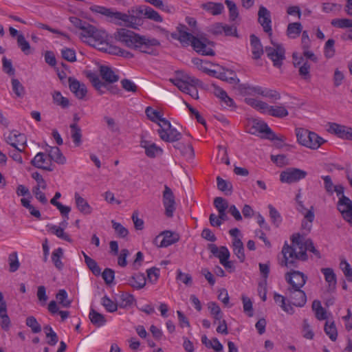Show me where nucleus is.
Returning a JSON list of instances; mask_svg holds the SVG:
<instances>
[{
    "label": "nucleus",
    "instance_id": "63",
    "mask_svg": "<svg viewBox=\"0 0 352 352\" xmlns=\"http://www.w3.org/2000/svg\"><path fill=\"white\" fill-rule=\"evenodd\" d=\"M25 324L28 327L31 328L32 332L34 333H39L41 331V325L34 316L28 317L25 321Z\"/></svg>",
    "mask_w": 352,
    "mask_h": 352
},
{
    "label": "nucleus",
    "instance_id": "21",
    "mask_svg": "<svg viewBox=\"0 0 352 352\" xmlns=\"http://www.w3.org/2000/svg\"><path fill=\"white\" fill-rule=\"evenodd\" d=\"M264 113L277 118H283L289 115L287 107L283 104L278 105H269L267 103Z\"/></svg>",
    "mask_w": 352,
    "mask_h": 352
},
{
    "label": "nucleus",
    "instance_id": "57",
    "mask_svg": "<svg viewBox=\"0 0 352 352\" xmlns=\"http://www.w3.org/2000/svg\"><path fill=\"white\" fill-rule=\"evenodd\" d=\"M12 90L19 98H22L25 95V88L18 79H12Z\"/></svg>",
    "mask_w": 352,
    "mask_h": 352
},
{
    "label": "nucleus",
    "instance_id": "36",
    "mask_svg": "<svg viewBox=\"0 0 352 352\" xmlns=\"http://www.w3.org/2000/svg\"><path fill=\"white\" fill-rule=\"evenodd\" d=\"M202 7L213 15L220 14L224 10V6L221 3L208 2L204 3Z\"/></svg>",
    "mask_w": 352,
    "mask_h": 352
},
{
    "label": "nucleus",
    "instance_id": "46",
    "mask_svg": "<svg viewBox=\"0 0 352 352\" xmlns=\"http://www.w3.org/2000/svg\"><path fill=\"white\" fill-rule=\"evenodd\" d=\"M71 129V137L75 145L78 146L81 144V129L75 123L70 125Z\"/></svg>",
    "mask_w": 352,
    "mask_h": 352
},
{
    "label": "nucleus",
    "instance_id": "39",
    "mask_svg": "<svg viewBox=\"0 0 352 352\" xmlns=\"http://www.w3.org/2000/svg\"><path fill=\"white\" fill-rule=\"evenodd\" d=\"M57 305H60L62 307L68 308L71 306L72 301L68 299V295L65 289H60L56 295Z\"/></svg>",
    "mask_w": 352,
    "mask_h": 352
},
{
    "label": "nucleus",
    "instance_id": "41",
    "mask_svg": "<svg viewBox=\"0 0 352 352\" xmlns=\"http://www.w3.org/2000/svg\"><path fill=\"white\" fill-rule=\"evenodd\" d=\"M48 311L52 314H56L58 313V314L60 316L62 321H64L65 319H67L69 316V312L67 311H59L58 305H57V302L54 300H52L48 304Z\"/></svg>",
    "mask_w": 352,
    "mask_h": 352
},
{
    "label": "nucleus",
    "instance_id": "9",
    "mask_svg": "<svg viewBox=\"0 0 352 352\" xmlns=\"http://www.w3.org/2000/svg\"><path fill=\"white\" fill-rule=\"evenodd\" d=\"M160 138L165 142L178 141L182 138V134L173 128L170 122L168 120H163L160 122V129L157 131Z\"/></svg>",
    "mask_w": 352,
    "mask_h": 352
},
{
    "label": "nucleus",
    "instance_id": "45",
    "mask_svg": "<svg viewBox=\"0 0 352 352\" xmlns=\"http://www.w3.org/2000/svg\"><path fill=\"white\" fill-rule=\"evenodd\" d=\"M82 253L85 258V262L87 265L88 268L92 272V273L94 275H100L101 273V270L98 265L97 263L94 259L87 256L84 252H82Z\"/></svg>",
    "mask_w": 352,
    "mask_h": 352
},
{
    "label": "nucleus",
    "instance_id": "40",
    "mask_svg": "<svg viewBox=\"0 0 352 352\" xmlns=\"http://www.w3.org/2000/svg\"><path fill=\"white\" fill-rule=\"evenodd\" d=\"M49 231H50L52 234H55L57 237L63 240H65L68 242L72 241L69 234L64 232L63 228L55 225H51L49 226Z\"/></svg>",
    "mask_w": 352,
    "mask_h": 352
},
{
    "label": "nucleus",
    "instance_id": "22",
    "mask_svg": "<svg viewBox=\"0 0 352 352\" xmlns=\"http://www.w3.org/2000/svg\"><path fill=\"white\" fill-rule=\"evenodd\" d=\"M321 272L324 275V280L327 283L328 290L329 292H334L336 289L337 278L333 270L330 267L322 268Z\"/></svg>",
    "mask_w": 352,
    "mask_h": 352
},
{
    "label": "nucleus",
    "instance_id": "30",
    "mask_svg": "<svg viewBox=\"0 0 352 352\" xmlns=\"http://www.w3.org/2000/svg\"><path fill=\"white\" fill-rule=\"evenodd\" d=\"M100 73L102 79L110 83L117 82L119 79L118 76L116 75L114 72L107 66H100Z\"/></svg>",
    "mask_w": 352,
    "mask_h": 352
},
{
    "label": "nucleus",
    "instance_id": "43",
    "mask_svg": "<svg viewBox=\"0 0 352 352\" xmlns=\"http://www.w3.org/2000/svg\"><path fill=\"white\" fill-rule=\"evenodd\" d=\"M225 4L227 6L229 11V19L230 21H236L239 16V12L236 3L231 0H226Z\"/></svg>",
    "mask_w": 352,
    "mask_h": 352
},
{
    "label": "nucleus",
    "instance_id": "32",
    "mask_svg": "<svg viewBox=\"0 0 352 352\" xmlns=\"http://www.w3.org/2000/svg\"><path fill=\"white\" fill-rule=\"evenodd\" d=\"M232 249L234 254L236 256L240 262H243L245 256L244 253V245L241 239L232 240Z\"/></svg>",
    "mask_w": 352,
    "mask_h": 352
},
{
    "label": "nucleus",
    "instance_id": "12",
    "mask_svg": "<svg viewBox=\"0 0 352 352\" xmlns=\"http://www.w3.org/2000/svg\"><path fill=\"white\" fill-rule=\"evenodd\" d=\"M272 46L266 47L265 52L267 56L272 60L274 65L280 67L285 58V50L277 43L272 42Z\"/></svg>",
    "mask_w": 352,
    "mask_h": 352
},
{
    "label": "nucleus",
    "instance_id": "20",
    "mask_svg": "<svg viewBox=\"0 0 352 352\" xmlns=\"http://www.w3.org/2000/svg\"><path fill=\"white\" fill-rule=\"evenodd\" d=\"M69 87L71 91L78 99H82L87 94V90L86 86L83 83H80L74 78L69 77L68 79Z\"/></svg>",
    "mask_w": 352,
    "mask_h": 352
},
{
    "label": "nucleus",
    "instance_id": "8",
    "mask_svg": "<svg viewBox=\"0 0 352 352\" xmlns=\"http://www.w3.org/2000/svg\"><path fill=\"white\" fill-rule=\"evenodd\" d=\"M333 192L340 197L338 210L342 214L343 219H352V214L349 212V210L352 209V201L349 197L344 195V187L342 185H336Z\"/></svg>",
    "mask_w": 352,
    "mask_h": 352
},
{
    "label": "nucleus",
    "instance_id": "51",
    "mask_svg": "<svg viewBox=\"0 0 352 352\" xmlns=\"http://www.w3.org/2000/svg\"><path fill=\"white\" fill-rule=\"evenodd\" d=\"M17 44L21 50L26 55L31 53V47L28 41H26L23 34H19L17 37Z\"/></svg>",
    "mask_w": 352,
    "mask_h": 352
},
{
    "label": "nucleus",
    "instance_id": "50",
    "mask_svg": "<svg viewBox=\"0 0 352 352\" xmlns=\"http://www.w3.org/2000/svg\"><path fill=\"white\" fill-rule=\"evenodd\" d=\"M131 285L135 289H141L146 285V279L143 274H138L132 276L131 280Z\"/></svg>",
    "mask_w": 352,
    "mask_h": 352
},
{
    "label": "nucleus",
    "instance_id": "59",
    "mask_svg": "<svg viewBox=\"0 0 352 352\" xmlns=\"http://www.w3.org/2000/svg\"><path fill=\"white\" fill-rule=\"evenodd\" d=\"M340 268L342 270L347 280L352 282V268L350 264L346 260H342L340 263Z\"/></svg>",
    "mask_w": 352,
    "mask_h": 352
},
{
    "label": "nucleus",
    "instance_id": "3",
    "mask_svg": "<svg viewBox=\"0 0 352 352\" xmlns=\"http://www.w3.org/2000/svg\"><path fill=\"white\" fill-rule=\"evenodd\" d=\"M115 39L126 47L138 50L143 53L153 54V47L160 43L155 38H149L140 36L134 32L124 28L119 29L114 34Z\"/></svg>",
    "mask_w": 352,
    "mask_h": 352
},
{
    "label": "nucleus",
    "instance_id": "10",
    "mask_svg": "<svg viewBox=\"0 0 352 352\" xmlns=\"http://www.w3.org/2000/svg\"><path fill=\"white\" fill-rule=\"evenodd\" d=\"M307 175V172L303 170L296 168H289L281 172L280 180L281 182L286 184L296 183L305 178Z\"/></svg>",
    "mask_w": 352,
    "mask_h": 352
},
{
    "label": "nucleus",
    "instance_id": "34",
    "mask_svg": "<svg viewBox=\"0 0 352 352\" xmlns=\"http://www.w3.org/2000/svg\"><path fill=\"white\" fill-rule=\"evenodd\" d=\"M145 113L148 118L151 121L157 123L159 126H160V122L162 123L163 120H166L162 117V114L160 111L153 109L151 107H146Z\"/></svg>",
    "mask_w": 352,
    "mask_h": 352
},
{
    "label": "nucleus",
    "instance_id": "28",
    "mask_svg": "<svg viewBox=\"0 0 352 352\" xmlns=\"http://www.w3.org/2000/svg\"><path fill=\"white\" fill-rule=\"evenodd\" d=\"M210 249L211 252L219 259L220 263L230 258V252L225 246L218 248L215 245H211Z\"/></svg>",
    "mask_w": 352,
    "mask_h": 352
},
{
    "label": "nucleus",
    "instance_id": "4",
    "mask_svg": "<svg viewBox=\"0 0 352 352\" xmlns=\"http://www.w3.org/2000/svg\"><path fill=\"white\" fill-rule=\"evenodd\" d=\"M178 36L177 38L182 45H191L193 49L198 53L206 56H213L214 52L212 48V44L205 38H197L187 31V28L184 25L177 27Z\"/></svg>",
    "mask_w": 352,
    "mask_h": 352
},
{
    "label": "nucleus",
    "instance_id": "33",
    "mask_svg": "<svg viewBox=\"0 0 352 352\" xmlns=\"http://www.w3.org/2000/svg\"><path fill=\"white\" fill-rule=\"evenodd\" d=\"M207 306L210 315L214 318V324H216L217 321H221L223 319V314L217 303L209 302Z\"/></svg>",
    "mask_w": 352,
    "mask_h": 352
},
{
    "label": "nucleus",
    "instance_id": "60",
    "mask_svg": "<svg viewBox=\"0 0 352 352\" xmlns=\"http://www.w3.org/2000/svg\"><path fill=\"white\" fill-rule=\"evenodd\" d=\"M69 21L77 28L82 30L81 33H85L88 29V27L90 26V24L87 23L86 21H83L81 19L72 16L69 18Z\"/></svg>",
    "mask_w": 352,
    "mask_h": 352
},
{
    "label": "nucleus",
    "instance_id": "37",
    "mask_svg": "<svg viewBox=\"0 0 352 352\" xmlns=\"http://www.w3.org/2000/svg\"><path fill=\"white\" fill-rule=\"evenodd\" d=\"M89 317L91 323L98 327L103 326L107 322L104 316L102 314L97 312L93 309H91Z\"/></svg>",
    "mask_w": 352,
    "mask_h": 352
},
{
    "label": "nucleus",
    "instance_id": "42",
    "mask_svg": "<svg viewBox=\"0 0 352 352\" xmlns=\"http://www.w3.org/2000/svg\"><path fill=\"white\" fill-rule=\"evenodd\" d=\"M217 188L219 190L224 192L226 195H230L232 192V184L231 182L217 177Z\"/></svg>",
    "mask_w": 352,
    "mask_h": 352
},
{
    "label": "nucleus",
    "instance_id": "14",
    "mask_svg": "<svg viewBox=\"0 0 352 352\" xmlns=\"http://www.w3.org/2000/svg\"><path fill=\"white\" fill-rule=\"evenodd\" d=\"M301 288L287 289L286 296L289 299V302L294 306L302 307L307 302L305 293Z\"/></svg>",
    "mask_w": 352,
    "mask_h": 352
},
{
    "label": "nucleus",
    "instance_id": "48",
    "mask_svg": "<svg viewBox=\"0 0 352 352\" xmlns=\"http://www.w3.org/2000/svg\"><path fill=\"white\" fill-rule=\"evenodd\" d=\"M135 299L133 295L128 293H123L120 296L119 306L121 308H127L131 307Z\"/></svg>",
    "mask_w": 352,
    "mask_h": 352
},
{
    "label": "nucleus",
    "instance_id": "31",
    "mask_svg": "<svg viewBox=\"0 0 352 352\" xmlns=\"http://www.w3.org/2000/svg\"><path fill=\"white\" fill-rule=\"evenodd\" d=\"M262 87L260 86H253L249 84H241L238 89L243 95L256 96L261 95Z\"/></svg>",
    "mask_w": 352,
    "mask_h": 352
},
{
    "label": "nucleus",
    "instance_id": "13",
    "mask_svg": "<svg viewBox=\"0 0 352 352\" xmlns=\"http://www.w3.org/2000/svg\"><path fill=\"white\" fill-rule=\"evenodd\" d=\"M162 202L165 208V214L168 217H172L176 209V203L172 190L166 185L163 192Z\"/></svg>",
    "mask_w": 352,
    "mask_h": 352
},
{
    "label": "nucleus",
    "instance_id": "55",
    "mask_svg": "<svg viewBox=\"0 0 352 352\" xmlns=\"http://www.w3.org/2000/svg\"><path fill=\"white\" fill-rule=\"evenodd\" d=\"M87 77L98 91H100L103 87H104V83L100 80L96 74L89 72L87 73Z\"/></svg>",
    "mask_w": 352,
    "mask_h": 352
},
{
    "label": "nucleus",
    "instance_id": "26",
    "mask_svg": "<svg viewBox=\"0 0 352 352\" xmlns=\"http://www.w3.org/2000/svg\"><path fill=\"white\" fill-rule=\"evenodd\" d=\"M307 139L304 146L314 150L318 149L325 142V140L322 138L320 137L316 133L311 131Z\"/></svg>",
    "mask_w": 352,
    "mask_h": 352
},
{
    "label": "nucleus",
    "instance_id": "35",
    "mask_svg": "<svg viewBox=\"0 0 352 352\" xmlns=\"http://www.w3.org/2000/svg\"><path fill=\"white\" fill-rule=\"evenodd\" d=\"M302 30V26L300 23L294 22L290 23L287 25V35L290 38H296L299 36Z\"/></svg>",
    "mask_w": 352,
    "mask_h": 352
},
{
    "label": "nucleus",
    "instance_id": "25",
    "mask_svg": "<svg viewBox=\"0 0 352 352\" xmlns=\"http://www.w3.org/2000/svg\"><path fill=\"white\" fill-rule=\"evenodd\" d=\"M250 46L253 58H260L263 54V47L259 38L254 34L250 36Z\"/></svg>",
    "mask_w": 352,
    "mask_h": 352
},
{
    "label": "nucleus",
    "instance_id": "7",
    "mask_svg": "<svg viewBox=\"0 0 352 352\" xmlns=\"http://www.w3.org/2000/svg\"><path fill=\"white\" fill-rule=\"evenodd\" d=\"M247 127L248 132L251 134L258 135L264 133L265 138L276 140L280 142H283L285 140V138L283 135L275 134L268 125L261 120L255 118L249 120Z\"/></svg>",
    "mask_w": 352,
    "mask_h": 352
},
{
    "label": "nucleus",
    "instance_id": "18",
    "mask_svg": "<svg viewBox=\"0 0 352 352\" xmlns=\"http://www.w3.org/2000/svg\"><path fill=\"white\" fill-rule=\"evenodd\" d=\"M258 21L263 30L272 35V20L270 12L264 6H261L258 12Z\"/></svg>",
    "mask_w": 352,
    "mask_h": 352
},
{
    "label": "nucleus",
    "instance_id": "54",
    "mask_svg": "<svg viewBox=\"0 0 352 352\" xmlns=\"http://www.w3.org/2000/svg\"><path fill=\"white\" fill-rule=\"evenodd\" d=\"M101 304L105 308V309L109 312H115L118 309V303L115 302L112 300H111L108 296H104L101 299Z\"/></svg>",
    "mask_w": 352,
    "mask_h": 352
},
{
    "label": "nucleus",
    "instance_id": "16",
    "mask_svg": "<svg viewBox=\"0 0 352 352\" xmlns=\"http://www.w3.org/2000/svg\"><path fill=\"white\" fill-rule=\"evenodd\" d=\"M307 278V276L299 271H292L285 275L286 281L291 285L288 289L302 288Z\"/></svg>",
    "mask_w": 352,
    "mask_h": 352
},
{
    "label": "nucleus",
    "instance_id": "47",
    "mask_svg": "<svg viewBox=\"0 0 352 352\" xmlns=\"http://www.w3.org/2000/svg\"><path fill=\"white\" fill-rule=\"evenodd\" d=\"M346 127L347 126L341 125L337 123H331L329 125V131L344 140Z\"/></svg>",
    "mask_w": 352,
    "mask_h": 352
},
{
    "label": "nucleus",
    "instance_id": "38",
    "mask_svg": "<svg viewBox=\"0 0 352 352\" xmlns=\"http://www.w3.org/2000/svg\"><path fill=\"white\" fill-rule=\"evenodd\" d=\"M245 102L259 112L265 113L267 105L266 102L252 98H245Z\"/></svg>",
    "mask_w": 352,
    "mask_h": 352
},
{
    "label": "nucleus",
    "instance_id": "5",
    "mask_svg": "<svg viewBox=\"0 0 352 352\" xmlns=\"http://www.w3.org/2000/svg\"><path fill=\"white\" fill-rule=\"evenodd\" d=\"M80 39L100 51L108 53L111 45L108 42V35L102 30H98L92 25L85 33H80Z\"/></svg>",
    "mask_w": 352,
    "mask_h": 352
},
{
    "label": "nucleus",
    "instance_id": "64",
    "mask_svg": "<svg viewBox=\"0 0 352 352\" xmlns=\"http://www.w3.org/2000/svg\"><path fill=\"white\" fill-rule=\"evenodd\" d=\"M310 131L302 129V128H298L296 129V135L297 138V140L299 144H300L302 146H305V143L307 141V138L308 135H309Z\"/></svg>",
    "mask_w": 352,
    "mask_h": 352
},
{
    "label": "nucleus",
    "instance_id": "24",
    "mask_svg": "<svg viewBox=\"0 0 352 352\" xmlns=\"http://www.w3.org/2000/svg\"><path fill=\"white\" fill-rule=\"evenodd\" d=\"M75 204L77 209L83 214H90L92 212V208L85 199L82 197L78 192L74 194Z\"/></svg>",
    "mask_w": 352,
    "mask_h": 352
},
{
    "label": "nucleus",
    "instance_id": "17",
    "mask_svg": "<svg viewBox=\"0 0 352 352\" xmlns=\"http://www.w3.org/2000/svg\"><path fill=\"white\" fill-rule=\"evenodd\" d=\"M178 240L177 235L174 234L170 231H164L155 237L153 243L160 248H166L176 243Z\"/></svg>",
    "mask_w": 352,
    "mask_h": 352
},
{
    "label": "nucleus",
    "instance_id": "15",
    "mask_svg": "<svg viewBox=\"0 0 352 352\" xmlns=\"http://www.w3.org/2000/svg\"><path fill=\"white\" fill-rule=\"evenodd\" d=\"M31 164L34 167L47 171H52L54 166L49 158L47 154L42 152L38 153L31 160Z\"/></svg>",
    "mask_w": 352,
    "mask_h": 352
},
{
    "label": "nucleus",
    "instance_id": "58",
    "mask_svg": "<svg viewBox=\"0 0 352 352\" xmlns=\"http://www.w3.org/2000/svg\"><path fill=\"white\" fill-rule=\"evenodd\" d=\"M304 217L305 219L302 222V227L307 231H309L314 219V212L309 210L305 212Z\"/></svg>",
    "mask_w": 352,
    "mask_h": 352
},
{
    "label": "nucleus",
    "instance_id": "56",
    "mask_svg": "<svg viewBox=\"0 0 352 352\" xmlns=\"http://www.w3.org/2000/svg\"><path fill=\"white\" fill-rule=\"evenodd\" d=\"M52 98L54 102L61 106L63 108H66L69 104V100L67 98L63 97L60 91H54L52 95Z\"/></svg>",
    "mask_w": 352,
    "mask_h": 352
},
{
    "label": "nucleus",
    "instance_id": "27",
    "mask_svg": "<svg viewBox=\"0 0 352 352\" xmlns=\"http://www.w3.org/2000/svg\"><path fill=\"white\" fill-rule=\"evenodd\" d=\"M213 93L224 104L225 107H231L234 106V102L233 100L221 87L213 85Z\"/></svg>",
    "mask_w": 352,
    "mask_h": 352
},
{
    "label": "nucleus",
    "instance_id": "6",
    "mask_svg": "<svg viewBox=\"0 0 352 352\" xmlns=\"http://www.w3.org/2000/svg\"><path fill=\"white\" fill-rule=\"evenodd\" d=\"M169 81L181 91L189 94L192 98H199L197 87L199 85V80L195 77L183 71H177L174 77L170 78Z\"/></svg>",
    "mask_w": 352,
    "mask_h": 352
},
{
    "label": "nucleus",
    "instance_id": "52",
    "mask_svg": "<svg viewBox=\"0 0 352 352\" xmlns=\"http://www.w3.org/2000/svg\"><path fill=\"white\" fill-rule=\"evenodd\" d=\"M63 255V252L62 248H60L54 250L52 254V260L56 267L58 268V270H60L63 266V263L60 260Z\"/></svg>",
    "mask_w": 352,
    "mask_h": 352
},
{
    "label": "nucleus",
    "instance_id": "19",
    "mask_svg": "<svg viewBox=\"0 0 352 352\" xmlns=\"http://www.w3.org/2000/svg\"><path fill=\"white\" fill-rule=\"evenodd\" d=\"M140 146L145 151L147 157L154 158L162 154L163 150L155 143L142 139L140 141Z\"/></svg>",
    "mask_w": 352,
    "mask_h": 352
},
{
    "label": "nucleus",
    "instance_id": "1",
    "mask_svg": "<svg viewBox=\"0 0 352 352\" xmlns=\"http://www.w3.org/2000/svg\"><path fill=\"white\" fill-rule=\"evenodd\" d=\"M134 12L136 16L107 8L103 15L110 17L115 23L119 25H124L134 29L138 28L140 25V18L142 17L158 23L163 21L160 14L147 6H140L136 8Z\"/></svg>",
    "mask_w": 352,
    "mask_h": 352
},
{
    "label": "nucleus",
    "instance_id": "49",
    "mask_svg": "<svg viewBox=\"0 0 352 352\" xmlns=\"http://www.w3.org/2000/svg\"><path fill=\"white\" fill-rule=\"evenodd\" d=\"M324 332L332 341H336L338 336L336 327L333 322H327L324 325Z\"/></svg>",
    "mask_w": 352,
    "mask_h": 352
},
{
    "label": "nucleus",
    "instance_id": "62",
    "mask_svg": "<svg viewBox=\"0 0 352 352\" xmlns=\"http://www.w3.org/2000/svg\"><path fill=\"white\" fill-rule=\"evenodd\" d=\"M260 93L261 96L272 100H278L280 99V94L276 90L264 89L262 87Z\"/></svg>",
    "mask_w": 352,
    "mask_h": 352
},
{
    "label": "nucleus",
    "instance_id": "23",
    "mask_svg": "<svg viewBox=\"0 0 352 352\" xmlns=\"http://www.w3.org/2000/svg\"><path fill=\"white\" fill-rule=\"evenodd\" d=\"M46 151L51 162L54 161L58 164H65L66 163V158L58 147L50 146Z\"/></svg>",
    "mask_w": 352,
    "mask_h": 352
},
{
    "label": "nucleus",
    "instance_id": "44",
    "mask_svg": "<svg viewBox=\"0 0 352 352\" xmlns=\"http://www.w3.org/2000/svg\"><path fill=\"white\" fill-rule=\"evenodd\" d=\"M312 309L315 312L316 317L319 320H323L327 318V312L322 307L319 300H314L312 302Z\"/></svg>",
    "mask_w": 352,
    "mask_h": 352
},
{
    "label": "nucleus",
    "instance_id": "2",
    "mask_svg": "<svg viewBox=\"0 0 352 352\" xmlns=\"http://www.w3.org/2000/svg\"><path fill=\"white\" fill-rule=\"evenodd\" d=\"M292 245L285 244L282 254L284 260L281 265L286 267H290L296 260L305 261L307 259V251H309L316 254L318 258L320 257V252L315 248L312 241L309 239H305L299 234L293 235Z\"/></svg>",
    "mask_w": 352,
    "mask_h": 352
},
{
    "label": "nucleus",
    "instance_id": "53",
    "mask_svg": "<svg viewBox=\"0 0 352 352\" xmlns=\"http://www.w3.org/2000/svg\"><path fill=\"white\" fill-rule=\"evenodd\" d=\"M331 24L338 28H352V19H334Z\"/></svg>",
    "mask_w": 352,
    "mask_h": 352
},
{
    "label": "nucleus",
    "instance_id": "29",
    "mask_svg": "<svg viewBox=\"0 0 352 352\" xmlns=\"http://www.w3.org/2000/svg\"><path fill=\"white\" fill-rule=\"evenodd\" d=\"M274 301L278 304L282 309L289 314H293L294 313V309L289 302H287V299L285 296L276 294L274 296Z\"/></svg>",
    "mask_w": 352,
    "mask_h": 352
},
{
    "label": "nucleus",
    "instance_id": "61",
    "mask_svg": "<svg viewBox=\"0 0 352 352\" xmlns=\"http://www.w3.org/2000/svg\"><path fill=\"white\" fill-rule=\"evenodd\" d=\"M302 336L308 340H312L314 337V333L307 319L302 322Z\"/></svg>",
    "mask_w": 352,
    "mask_h": 352
},
{
    "label": "nucleus",
    "instance_id": "11",
    "mask_svg": "<svg viewBox=\"0 0 352 352\" xmlns=\"http://www.w3.org/2000/svg\"><path fill=\"white\" fill-rule=\"evenodd\" d=\"M6 142L20 152H23V148L27 143V138L23 133L17 131H12L5 135Z\"/></svg>",
    "mask_w": 352,
    "mask_h": 352
}]
</instances>
